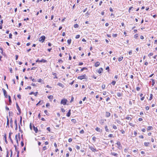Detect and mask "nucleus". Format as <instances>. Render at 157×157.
<instances>
[{
	"instance_id": "1",
	"label": "nucleus",
	"mask_w": 157,
	"mask_h": 157,
	"mask_svg": "<svg viewBox=\"0 0 157 157\" xmlns=\"http://www.w3.org/2000/svg\"><path fill=\"white\" fill-rule=\"evenodd\" d=\"M77 78L78 79H80V80H82L84 79H87V77L86 76V75L84 74L82 75H81L78 76Z\"/></svg>"
},
{
	"instance_id": "2",
	"label": "nucleus",
	"mask_w": 157,
	"mask_h": 157,
	"mask_svg": "<svg viewBox=\"0 0 157 157\" xmlns=\"http://www.w3.org/2000/svg\"><path fill=\"white\" fill-rule=\"evenodd\" d=\"M15 140L16 141L17 143V144H18V141H20L21 139L20 133H19L18 135H16L15 136Z\"/></svg>"
},
{
	"instance_id": "3",
	"label": "nucleus",
	"mask_w": 157,
	"mask_h": 157,
	"mask_svg": "<svg viewBox=\"0 0 157 157\" xmlns=\"http://www.w3.org/2000/svg\"><path fill=\"white\" fill-rule=\"evenodd\" d=\"M89 148L92 151L94 152L96 151V148L94 146H90Z\"/></svg>"
},
{
	"instance_id": "4",
	"label": "nucleus",
	"mask_w": 157,
	"mask_h": 157,
	"mask_svg": "<svg viewBox=\"0 0 157 157\" xmlns=\"http://www.w3.org/2000/svg\"><path fill=\"white\" fill-rule=\"evenodd\" d=\"M67 99H63L61 100L60 103L61 104H63V105H65L67 103Z\"/></svg>"
},
{
	"instance_id": "5",
	"label": "nucleus",
	"mask_w": 157,
	"mask_h": 157,
	"mask_svg": "<svg viewBox=\"0 0 157 157\" xmlns=\"http://www.w3.org/2000/svg\"><path fill=\"white\" fill-rule=\"evenodd\" d=\"M16 107H17V109L19 112L18 113H17V114L19 115L20 114V113H21V110L19 106L18 105L17 103L16 104Z\"/></svg>"
},
{
	"instance_id": "6",
	"label": "nucleus",
	"mask_w": 157,
	"mask_h": 157,
	"mask_svg": "<svg viewBox=\"0 0 157 157\" xmlns=\"http://www.w3.org/2000/svg\"><path fill=\"white\" fill-rule=\"evenodd\" d=\"M45 39V37L44 36H42L41 37H40L39 39V41H40L43 42Z\"/></svg>"
},
{
	"instance_id": "7",
	"label": "nucleus",
	"mask_w": 157,
	"mask_h": 157,
	"mask_svg": "<svg viewBox=\"0 0 157 157\" xmlns=\"http://www.w3.org/2000/svg\"><path fill=\"white\" fill-rule=\"evenodd\" d=\"M2 90L3 91L4 96L6 98H7L8 97V95L7 94V92L6 91L4 88H2Z\"/></svg>"
},
{
	"instance_id": "8",
	"label": "nucleus",
	"mask_w": 157,
	"mask_h": 157,
	"mask_svg": "<svg viewBox=\"0 0 157 157\" xmlns=\"http://www.w3.org/2000/svg\"><path fill=\"white\" fill-rule=\"evenodd\" d=\"M111 115V114L110 113L107 112H105V116L107 117H109Z\"/></svg>"
},
{
	"instance_id": "9",
	"label": "nucleus",
	"mask_w": 157,
	"mask_h": 157,
	"mask_svg": "<svg viewBox=\"0 0 157 157\" xmlns=\"http://www.w3.org/2000/svg\"><path fill=\"white\" fill-rule=\"evenodd\" d=\"M110 154L112 155H113L116 157H117L118 154L117 153H115L114 152H111L110 153Z\"/></svg>"
},
{
	"instance_id": "10",
	"label": "nucleus",
	"mask_w": 157,
	"mask_h": 157,
	"mask_svg": "<svg viewBox=\"0 0 157 157\" xmlns=\"http://www.w3.org/2000/svg\"><path fill=\"white\" fill-rule=\"evenodd\" d=\"M103 69L101 67L100 68H99V70H98V72L99 74H101V72L103 71Z\"/></svg>"
},
{
	"instance_id": "11",
	"label": "nucleus",
	"mask_w": 157,
	"mask_h": 157,
	"mask_svg": "<svg viewBox=\"0 0 157 157\" xmlns=\"http://www.w3.org/2000/svg\"><path fill=\"white\" fill-rule=\"evenodd\" d=\"M57 85L59 86L62 88H63L64 86V85L62 83H60V82L58 83Z\"/></svg>"
},
{
	"instance_id": "12",
	"label": "nucleus",
	"mask_w": 157,
	"mask_h": 157,
	"mask_svg": "<svg viewBox=\"0 0 157 157\" xmlns=\"http://www.w3.org/2000/svg\"><path fill=\"white\" fill-rule=\"evenodd\" d=\"M71 110L69 109L67 113V114L66 116L67 117H69L71 115Z\"/></svg>"
},
{
	"instance_id": "13",
	"label": "nucleus",
	"mask_w": 157,
	"mask_h": 157,
	"mask_svg": "<svg viewBox=\"0 0 157 157\" xmlns=\"http://www.w3.org/2000/svg\"><path fill=\"white\" fill-rule=\"evenodd\" d=\"M7 126L6 127H8V128L9 127V119L8 117H7Z\"/></svg>"
},
{
	"instance_id": "14",
	"label": "nucleus",
	"mask_w": 157,
	"mask_h": 157,
	"mask_svg": "<svg viewBox=\"0 0 157 157\" xmlns=\"http://www.w3.org/2000/svg\"><path fill=\"white\" fill-rule=\"evenodd\" d=\"M10 126L11 127V128H13V121L12 118H11V119H10Z\"/></svg>"
},
{
	"instance_id": "15",
	"label": "nucleus",
	"mask_w": 157,
	"mask_h": 157,
	"mask_svg": "<svg viewBox=\"0 0 157 157\" xmlns=\"http://www.w3.org/2000/svg\"><path fill=\"white\" fill-rule=\"evenodd\" d=\"M116 144H117V147H120L121 146V144L119 141H117Z\"/></svg>"
},
{
	"instance_id": "16",
	"label": "nucleus",
	"mask_w": 157,
	"mask_h": 157,
	"mask_svg": "<svg viewBox=\"0 0 157 157\" xmlns=\"http://www.w3.org/2000/svg\"><path fill=\"white\" fill-rule=\"evenodd\" d=\"M38 93V92H36L35 93H34L33 92H32L31 93H30V94H34V95L36 96L37 94Z\"/></svg>"
},
{
	"instance_id": "17",
	"label": "nucleus",
	"mask_w": 157,
	"mask_h": 157,
	"mask_svg": "<svg viewBox=\"0 0 157 157\" xmlns=\"http://www.w3.org/2000/svg\"><path fill=\"white\" fill-rule=\"evenodd\" d=\"M100 65V63L99 62H97L95 64V66L96 67H97Z\"/></svg>"
},
{
	"instance_id": "18",
	"label": "nucleus",
	"mask_w": 157,
	"mask_h": 157,
	"mask_svg": "<svg viewBox=\"0 0 157 157\" xmlns=\"http://www.w3.org/2000/svg\"><path fill=\"white\" fill-rule=\"evenodd\" d=\"M33 128L34 131H35L36 133H37L38 132V130L37 128H36L35 126H33Z\"/></svg>"
},
{
	"instance_id": "19",
	"label": "nucleus",
	"mask_w": 157,
	"mask_h": 157,
	"mask_svg": "<svg viewBox=\"0 0 157 157\" xmlns=\"http://www.w3.org/2000/svg\"><path fill=\"white\" fill-rule=\"evenodd\" d=\"M95 130L98 132H101V130L100 129V128L98 127H97L95 128Z\"/></svg>"
},
{
	"instance_id": "20",
	"label": "nucleus",
	"mask_w": 157,
	"mask_h": 157,
	"mask_svg": "<svg viewBox=\"0 0 157 157\" xmlns=\"http://www.w3.org/2000/svg\"><path fill=\"white\" fill-rule=\"evenodd\" d=\"M117 95L118 97H120L122 95V93H117Z\"/></svg>"
},
{
	"instance_id": "21",
	"label": "nucleus",
	"mask_w": 157,
	"mask_h": 157,
	"mask_svg": "<svg viewBox=\"0 0 157 157\" xmlns=\"http://www.w3.org/2000/svg\"><path fill=\"white\" fill-rule=\"evenodd\" d=\"M153 128L152 126H149L147 127V130H150L152 129Z\"/></svg>"
},
{
	"instance_id": "22",
	"label": "nucleus",
	"mask_w": 157,
	"mask_h": 157,
	"mask_svg": "<svg viewBox=\"0 0 157 157\" xmlns=\"http://www.w3.org/2000/svg\"><path fill=\"white\" fill-rule=\"evenodd\" d=\"M104 120L101 119L100 121L99 122L100 124H102L104 123Z\"/></svg>"
},
{
	"instance_id": "23",
	"label": "nucleus",
	"mask_w": 157,
	"mask_h": 157,
	"mask_svg": "<svg viewBox=\"0 0 157 157\" xmlns=\"http://www.w3.org/2000/svg\"><path fill=\"white\" fill-rule=\"evenodd\" d=\"M71 39H69L67 41V43L69 45H70L71 43Z\"/></svg>"
},
{
	"instance_id": "24",
	"label": "nucleus",
	"mask_w": 157,
	"mask_h": 157,
	"mask_svg": "<svg viewBox=\"0 0 157 157\" xmlns=\"http://www.w3.org/2000/svg\"><path fill=\"white\" fill-rule=\"evenodd\" d=\"M4 138L5 139V140L6 143V144H7L8 142L6 140V134H5V136L4 137Z\"/></svg>"
},
{
	"instance_id": "25",
	"label": "nucleus",
	"mask_w": 157,
	"mask_h": 157,
	"mask_svg": "<svg viewBox=\"0 0 157 157\" xmlns=\"http://www.w3.org/2000/svg\"><path fill=\"white\" fill-rule=\"evenodd\" d=\"M71 121L72 122L74 123V124L76 123V120L75 119H72L71 120Z\"/></svg>"
},
{
	"instance_id": "26",
	"label": "nucleus",
	"mask_w": 157,
	"mask_h": 157,
	"mask_svg": "<svg viewBox=\"0 0 157 157\" xmlns=\"http://www.w3.org/2000/svg\"><path fill=\"white\" fill-rule=\"evenodd\" d=\"M40 62L45 63V62H47V60H45V59H42L41 60H40Z\"/></svg>"
},
{
	"instance_id": "27",
	"label": "nucleus",
	"mask_w": 157,
	"mask_h": 157,
	"mask_svg": "<svg viewBox=\"0 0 157 157\" xmlns=\"http://www.w3.org/2000/svg\"><path fill=\"white\" fill-rule=\"evenodd\" d=\"M87 68L86 67H83L80 70L81 71V72H82V71H83L84 70H87Z\"/></svg>"
},
{
	"instance_id": "28",
	"label": "nucleus",
	"mask_w": 157,
	"mask_h": 157,
	"mask_svg": "<svg viewBox=\"0 0 157 157\" xmlns=\"http://www.w3.org/2000/svg\"><path fill=\"white\" fill-rule=\"evenodd\" d=\"M123 59V57H120L118 58V61L119 62L121 61Z\"/></svg>"
},
{
	"instance_id": "29",
	"label": "nucleus",
	"mask_w": 157,
	"mask_h": 157,
	"mask_svg": "<svg viewBox=\"0 0 157 157\" xmlns=\"http://www.w3.org/2000/svg\"><path fill=\"white\" fill-rule=\"evenodd\" d=\"M105 130L106 132H109V129L108 128L107 126H106L105 127Z\"/></svg>"
},
{
	"instance_id": "30",
	"label": "nucleus",
	"mask_w": 157,
	"mask_h": 157,
	"mask_svg": "<svg viewBox=\"0 0 157 157\" xmlns=\"http://www.w3.org/2000/svg\"><path fill=\"white\" fill-rule=\"evenodd\" d=\"M117 34H113L112 35V36L113 37H117Z\"/></svg>"
},
{
	"instance_id": "31",
	"label": "nucleus",
	"mask_w": 157,
	"mask_h": 157,
	"mask_svg": "<svg viewBox=\"0 0 157 157\" xmlns=\"http://www.w3.org/2000/svg\"><path fill=\"white\" fill-rule=\"evenodd\" d=\"M8 98H9V102L10 104V103H11V98L10 96H8Z\"/></svg>"
},
{
	"instance_id": "32",
	"label": "nucleus",
	"mask_w": 157,
	"mask_h": 157,
	"mask_svg": "<svg viewBox=\"0 0 157 157\" xmlns=\"http://www.w3.org/2000/svg\"><path fill=\"white\" fill-rule=\"evenodd\" d=\"M48 98L49 99H53V96L52 95H50L48 96Z\"/></svg>"
},
{
	"instance_id": "33",
	"label": "nucleus",
	"mask_w": 157,
	"mask_h": 157,
	"mask_svg": "<svg viewBox=\"0 0 157 157\" xmlns=\"http://www.w3.org/2000/svg\"><path fill=\"white\" fill-rule=\"evenodd\" d=\"M108 137H114V136L113 134H110L108 135Z\"/></svg>"
},
{
	"instance_id": "34",
	"label": "nucleus",
	"mask_w": 157,
	"mask_h": 157,
	"mask_svg": "<svg viewBox=\"0 0 157 157\" xmlns=\"http://www.w3.org/2000/svg\"><path fill=\"white\" fill-rule=\"evenodd\" d=\"M152 81V85L154 86L155 84V81L154 79H151Z\"/></svg>"
},
{
	"instance_id": "35",
	"label": "nucleus",
	"mask_w": 157,
	"mask_h": 157,
	"mask_svg": "<svg viewBox=\"0 0 157 157\" xmlns=\"http://www.w3.org/2000/svg\"><path fill=\"white\" fill-rule=\"evenodd\" d=\"M152 97H153L152 94H150V98H149V100H151L152 99Z\"/></svg>"
},
{
	"instance_id": "36",
	"label": "nucleus",
	"mask_w": 157,
	"mask_h": 157,
	"mask_svg": "<svg viewBox=\"0 0 157 157\" xmlns=\"http://www.w3.org/2000/svg\"><path fill=\"white\" fill-rule=\"evenodd\" d=\"M78 25L77 24H75L74 25V27L75 28H78Z\"/></svg>"
},
{
	"instance_id": "37",
	"label": "nucleus",
	"mask_w": 157,
	"mask_h": 157,
	"mask_svg": "<svg viewBox=\"0 0 157 157\" xmlns=\"http://www.w3.org/2000/svg\"><path fill=\"white\" fill-rule=\"evenodd\" d=\"M116 122H117V123H118L119 124H121V121L117 119L116 120Z\"/></svg>"
},
{
	"instance_id": "38",
	"label": "nucleus",
	"mask_w": 157,
	"mask_h": 157,
	"mask_svg": "<svg viewBox=\"0 0 157 157\" xmlns=\"http://www.w3.org/2000/svg\"><path fill=\"white\" fill-rule=\"evenodd\" d=\"M75 147L78 150L80 149V147L78 145H76L75 146Z\"/></svg>"
},
{
	"instance_id": "39",
	"label": "nucleus",
	"mask_w": 157,
	"mask_h": 157,
	"mask_svg": "<svg viewBox=\"0 0 157 157\" xmlns=\"http://www.w3.org/2000/svg\"><path fill=\"white\" fill-rule=\"evenodd\" d=\"M116 81H113L111 82V84L113 85H114L116 83Z\"/></svg>"
},
{
	"instance_id": "40",
	"label": "nucleus",
	"mask_w": 157,
	"mask_h": 157,
	"mask_svg": "<svg viewBox=\"0 0 157 157\" xmlns=\"http://www.w3.org/2000/svg\"><path fill=\"white\" fill-rule=\"evenodd\" d=\"M105 84L102 85L101 88L103 89H104L105 88Z\"/></svg>"
},
{
	"instance_id": "41",
	"label": "nucleus",
	"mask_w": 157,
	"mask_h": 157,
	"mask_svg": "<svg viewBox=\"0 0 157 157\" xmlns=\"http://www.w3.org/2000/svg\"><path fill=\"white\" fill-rule=\"evenodd\" d=\"M134 136H133V137H135V136H136L137 134L136 132V131H134Z\"/></svg>"
},
{
	"instance_id": "42",
	"label": "nucleus",
	"mask_w": 157,
	"mask_h": 157,
	"mask_svg": "<svg viewBox=\"0 0 157 157\" xmlns=\"http://www.w3.org/2000/svg\"><path fill=\"white\" fill-rule=\"evenodd\" d=\"M80 37V35H77L75 36V38L76 39H78Z\"/></svg>"
},
{
	"instance_id": "43",
	"label": "nucleus",
	"mask_w": 157,
	"mask_h": 157,
	"mask_svg": "<svg viewBox=\"0 0 157 157\" xmlns=\"http://www.w3.org/2000/svg\"><path fill=\"white\" fill-rule=\"evenodd\" d=\"M74 99V98L73 97H72L71 99V101H70V102L71 103V102H72L73 101Z\"/></svg>"
},
{
	"instance_id": "44",
	"label": "nucleus",
	"mask_w": 157,
	"mask_h": 157,
	"mask_svg": "<svg viewBox=\"0 0 157 157\" xmlns=\"http://www.w3.org/2000/svg\"><path fill=\"white\" fill-rule=\"evenodd\" d=\"M30 79H32V80L33 82H36V80L35 79H34V78L32 79V77H30Z\"/></svg>"
},
{
	"instance_id": "45",
	"label": "nucleus",
	"mask_w": 157,
	"mask_h": 157,
	"mask_svg": "<svg viewBox=\"0 0 157 157\" xmlns=\"http://www.w3.org/2000/svg\"><path fill=\"white\" fill-rule=\"evenodd\" d=\"M113 128L115 129H116L117 128L115 125H113Z\"/></svg>"
},
{
	"instance_id": "46",
	"label": "nucleus",
	"mask_w": 157,
	"mask_h": 157,
	"mask_svg": "<svg viewBox=\"0 0 157 157\" xmlns=\"http://www.w3.org/2000/svg\"><path fill=\"white\" fill-rule=\"evenodd\" d=\"M84 132L83 130H82L81 131H80V133L81 134H83Z\"/></svg>"
},
{
	"instance_id": "47",
	"label": "nucleus",
	"mask_w": 157,
	"mask_h": 157,
	"mask_svg": "<svg viewBox=\"0 0 157 157\" xmlns=\"http://www.w3.org/2000/svg\"><path fill=\"white\" fill-rule=\"evenodd\" d=\"M96 137L95 136H93L92 137V140L94 141L95 142L96 141Z\"/></svg>"
},
{
	"instance_id": "48",
	"label": "nucleus",
	"mask_w": 157,
	"mask_h": 157,
	"mask_svg": "<svg viewBox=\"0 0 157 157\" xmlns=\"http://www.w3.org/2000/svg\"><path fill=\"white\" fill-rule=\"evenodd\" d=\"M126 119L127 120H131V118L130 117H128L126 118Z\"/></svg>"
},
{
	"instance_id": "49",
	"label": "nucleus",
	"mask_w": 157,
	"mask_h": 157,
	"mask_svg": "<svg viewBox=\"0 0 157 157\" xmlns=\"http://www.w3.org/2000/svg\"><path fill=\"white\" fill-rule=\"evenodd\" d=\"M149 144V143H147V142H145L144 143V144L146 146H147Z\"/></svg>"
},
{
	"instance_id": "50",
	"label": "nucleus",
	"mask_w": 157,
	"mask_h": 157,
	"mask_svg": "<svg viewBox=\"0 0 157 157\" xmlns=\"http://www.w3.org/2000/svg\"><path fill=\"white\" fill-rule=\"evenodd\" d=\"M58 62L59 63H62L63 62V61L61 59H59V60H58Z\"/></svg>"
},
{
	"instance_id": "51",
	"label": "nucleus",
	"mask_w": 157,
	"mask_h": 157,
	"mask_svg": "<svg viewBox=\"0 0 157 157\" xmlns=\"http://www.w3.org/2000/svg\"><path fill=\"white\" fill-rule=\"evenodd\" d=\"M138 37V35L137 34H135L134 36V37L135 38H137Z\"/></svg>"
},
{
	"instance_id": "52",
	"label": "nucleus",
	"mask_w": 157,
	"mask_h": 157,
	"mask_svg": "<svg viewBox=\"0 0 157 157\" xmlns=\"http://www.w3.org/2000/svg\"><path fill=\"white\" fill-rule=\"evenodd\" d=\"M10 151L11 152V154H10V157H12L13 155V152L12 151L11 149L10 150Z\"/></svg>"
},
{
	"instance_id": "53",
	"label": "nucleus",
	"mask_w": 157,
	"mask_h": 157,
	"mask_svg": "<svg viewBox=\"0 0 157 157\" xmlns=\"http://www.w3.org/2000/svg\"><path fill=\"white\" fill-rule=\"evenodd\" d=\"M43 81L41 79H40L38 80V82H41Z\"/></svg>"
},
{
	"instance_id": "54",
	"label": "nucleus",
	"mask_w": 157,
	"mask_h": 157,
	"mask_svg": "<svg viewBox=\"0 0 157 157\" xmlns=\"http://www.w3.org/2000/svg\"><path fill=\"white\" fill-rule=\"evenodd\" d=\"M140 89V88L139 87H137L136 88V90L137 91H139Z\"/></svg>"
},
{
	"instance_id": "55",
	"label": "nucleus",
	"mask_w": 157,
	"mask_h": 157,
	"mask_svg": "<svg viewBox=\"0 0 157 157\" xmlns=\"http://www.w3.org/2000/svg\"><path fill=\"white\" fill-rule=\"evenodd\" d=\"M47 149L46 146H44L43 147V150L44 151L45 150Z\"/></svg>"
},
{
	"instance_id": "56",
	"label": "nucleus",
	"mask_w": 157,
	"mask_h": 157,
	"mask_svg": "<svg viewBox=\"0 0 157 157\" xmlns=\"http://www.w3.org/2000/svg\"><path fill=\"white\" fill-rule=\"evenodd\" d=\"M0 49L1 50V53L2 54L3 53V49L0 47Z\"/></svg>"
},
{
	"instance_id": "57",
	"label": "nucleus",
	"mask_w": 157,
	"mask_h": 157,
	"mask_svg": "<svg viewBox=\"0 0 157 157\" xmlns=\"http://www.w3.org/2000/svg\"><path fill=\"white\" fill-rule=\"evenodd\" d=\"M46 107H48L50 106V104L49 103H48L46 104Z\"/></svg>"
},
{
	"instance_id": "58",
	"label": "nucleus",
	"mask_w": 157,
	"mask_h": 157,
	"mask_svg": "<svg viewBox=\"0 0 157 157\" xmlns=\"http://www.w3.org/2000/svg\"><path fill=\"white\" fill-rule=\"evenodd\" d=\"M17 97L19 99H21V95L20 94L17 95Z\"/></svg>"
},
{
	"instance_id": "59",
	"label": "nucleus",
	"mask_w": 157,
	"mask_h": 157,
	"mask_svg": "<svg viewBox=\"0 0 157 157\" xmlns=\"http://www.w3.org/2000/svg\"><path fill=\"white\" fill-rule=\"evenodd\" d=\"M72 141V139L71 138H69L68 139V141L69 142H71Z\"/></svg>"
},
{
	"instance_id": "60",
	"label": "nucleus",
	"mask_w": 157,
	"mask_h": 157,
	"mask_svg": "<svg viewBox=\"0 0 157 157\" xmlns=\"http://www.w3.org/2000/svg\"><path fill=\"white\" fill-rule=\"evenodd\" d=\"M114 116L116 118H118V115H117V114H115V113L114 114Z\"/></svg>"
},
{
	"instance_id": "61",
	"label": "nucleus",
	"mask_w": 157,
	"mask_h": 157,
	"mask_svg": "<svg viewBox=\"0 0 157 157\" xmlns=\"http://www.w3.org/2000/svg\"><path fill=\"white\" fill-rule=\"evenodd\" d=\"M153 55V53H150L148 55V56H152Z\"/></svg>"
},
{
	"instance_id": "62",
	"label": "nucleus",
	"mask_w": 157,
	"mask_h": 157,
	"mask_svg": "<svg viewBox=\"0 0 157 157\" xmlns=\"http://www.w3.org/2000/svg\"><path fill=\"white\" fill-rule=\"evenodd\" d=\"M36 67H33L31 69V70H35L36 69Z\"/></svg>"
},
{
	"instance_id": "63",
	"label": "nucleus",
	"mask_w": 157,
	"mask_h": 157,
	"mask_svg": "<svg viewBox=\"0 0 157 157\" xmlns=\"http://www.w3.org/2000/svg\"><path fill=\"white\" fill-rule=\"evenodd\" d=\"M61 111L62 112H64L65 111V109L63 108H62L61 109Z\"/></svg>"
},
{
	"instance_id": "64",
	"label": "nucleus",
	"mask_w": 157,
	"mask_h": 157,
	"mask_svg": "<svg viewBox=\"0 0 157 157\" xmlns=\"http://www.w3.org/2000/svg\"><path fill=\"white\" fill-rule=\"evenodd\" d=\"M69 152H68L66 154V157H69Z\"/></svg>"
}]
</instances>
